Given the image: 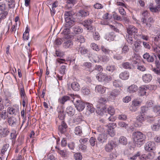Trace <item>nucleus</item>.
<instances>
[{"instance_id": "nucleus-59", "label": "nucleus", "mask_w": 160, "mask_h": 160, "mask_svg": "<svg viewBox=\"0 0 160 160\" xmlns=\"http://www.w3.org/2000/svg\"><path fill=\"white\" fill-rule=\"evenodd\" d=\"M101 49L102 51L106 54H108L110 51L109 49H108L104 47V46H101Z\"/></svg>"}, {"instance_id": "nucleus-30", "label": "nucleus", "mask_w": 160, "mask_h": 160, "mask_svg": "<svg viewBox=\"0 0 160 160\" xmlns=\"http://www.w3.org/2000/svg\"><path fill=\"white\" fill-rule=\"evenodd\" d=\"M75 41L76 42L81 43L84 42L85 39L83 36L79 35L75 38Z\"/></svg>"}, {"instance_id": "nucleus-16", "label": "nucleus", "mask_w": 160, "mask_h": 160, "mask_svg": "<svg viewBox=\"0 0 160 160\" xmlns=\"http://www.w3.org/2000/svg\"><path fill=\"white\" fill-rule=\"evenodd\" d=\"M127 32L129 35H131L133 33L137 32V29L132 25H129L127 28Z\"/></svg>"}, {"instance_id": "nucleus-13", "label": "nucleus", "mask_w": 160, "mask_h": 160, "mask_svg": "<svg viewBox=\"0 0 160 160\" xmlns=\"http://www.w3.org/2000/svg\"><path fill=\"white\" fill-rule=\"evenodd\" d=\"M120 89H115L112 90L110 94H109V98L114 99L117 97L120 92Z\"/></svg>"}, {"instance_id": "nucleus-36", "label": "nucleus", "mask_w": 160, "mask_h": 160, "mask_svg": "<svg viewBox=\"0 0 160 160\" xmlns=\"http://www.w3.org/2000/svg\"><path fill=\"white\" fill-rule=\"evenodd\" d=\"M78 52H80L82 54L84 55L87 53L88 51L87 49L84 47H80L79 48Z\"/></svg>"}, {"instance_id": "nucleus-33", "label": "nucleus", "mask_w": 160, "mask_h": 160, "mask_svg": "<svg viewBox=\"0 0 160 160\" xmlns=\"http://www.w3.org/2000/svg\"><path fill=\"white\" fill-rule=\"evenodd\" d=\"M2 131L1 137H6L9 134L10 132L9 129L8 128H2Z\"/></svg>"}, {"instance_id": "nucleus-46", "label": "nucleus", "mask_w": 160, "mask_h": 160, "mask_svg": "<svg viewBox=\"0 0 160 160\" xmlns=\"http://www.w3.org/2000/svg\"><path fill=\"white\" fill-rule=\"evenodd\" d=\"M106 69L109 72H112L116 70V68L115 65H109L107 67Z\"/></svg>"}, {"instance_id": "nucleus-49", "label": "nucleus", "mask_w": 160, "mask_h": 160, "mask_svg": "<svg viewBox=\"0 0 160 160\" xmlns=\"http://www.w3.org/2000/svg\"><path fill=\"white\" fill-rule=\"evenodd\" d=\"M126 38L127 41L129 44L131 45L133 43V39L131 37V35L129 34L128 35H127Z\"/></svg>"}, {"instance_id": "nucleus-48", "label": "nucleus", "mask_w": 160, "mask_h": 160, "mask_svg": "<svg viewBox=\"0 0 160 160\" xmlns=\"http://www.w3.org/2000/svg\"><path fill=\"white\" fill-rule=\"evenodd\" d=\"M82 132V129L80 126L77 127L75 128V133L76 134L80 135Z\"/></svg>"}, {"instance_id": "nucleus-11", "label": "nucleus", "mask_w": 160, "mask_h": 160, "mask_svg": "<svg viewBox=\"0 0 160 160\" xmlns=\"http://www.w3.org/2000/svg\"><path fill=\"white\" fill-rule=\"evenodd\" d=\"M65 26L66 28H70L74 24L75 21L72 18H67L65 19Z\"/></svg>"}, {"instance_id": "nucleus-6", "label": "nucleus", "mask_w": 160, "mask_h": 160, "mask_svg": "<svg viewBox=\"0 0 160 160\" xmlns=\"http://www.w3.org/2000/svg\"><path fill=\"white\" fill-rule=\"evenodd\" d=\"M144 149L146 151L150 152L156 149L155 143L153 142H149L144 146Z\"/></svg>"}, {"instance_id": "nucleus-41", "label": "nucleus", "mask_w": 160, "mask_h": 160, "mask_svg": "<svg viewBox=\"0 0 160 160\" xmlns=\"http://www.w3.org/2000/svg\"><path fill=\"white\" fill-rule=\"evenodd\" d=\"M7 111L9 114L10 115H15L16 114V110L12 107H8L7 109Z\"/></svg>"}, {"instance_id": "nucleus-32", "label": "nucleus", "mask_w": 160, "mask_h": 160, "mask_svg": "<svg viewBox=\"0 0 160 160\" xmlns=\"http://www.w3.org/2000/svg\"><path fill=\"white\" fill-rule=\"evenodd\" d=\"M70 98V97L69 96H64L61 98L59 99V102L60 103L64 104L66 101L69 100Z\"/></svg>"}, {"instance_id": "nucleus-22", "label": "nucleus", "mask_w": 160, "mask_h": 160, "mask_svg": "<svg viewBox=\"0 0 160 160\" xmlns=\"http://www.w3.org/2000/svg\"><path fill=\"white\" fill-rule=\"evenodd\" d=\"M148 88L146 86H142L139 88V94L140 96H142L145 95L146 93V91L147 90Z\"/></svg>"}, {"instance_id": "nucleus-57", "label": "nucleus", "mask_w": 160, "mask_h": 160, "mask_svg": "<svg viewBox=\"0 0 160 160\" xmlns=\"http://www.w3.org/2000/svg\"><path fill=\"white\" fill-rule=\"evenodd\" d=\"M108 112L111 115H113L115 112V109L112 107H109L108 109Z\"/></svg>"}, {"instance_id": "nucleus-64", "label": "nucleus", "mask_w": 160, "mask_h": 160, "mask_svg": "<svg viewBox=\"0 0 160 160\" xmlns=\"http://www.w3.org/2000/svg\"><path fill=\"white\" fill-rule=\"evenodd\" d=\"M118 125L119 126L125 128H127L128 125L127 124H126L125 122H119Z\"/></svg>"}, {"instance_id": "nucleus-38", "label": "nucleus", "mask_w": 160, "mask_h": 160, "mask_svg": "<svg viewBox=\"0 0 160 160\" xmlns=\"http://www.w3.org/2000/svg\"><path fill=\"white\" fill-rule=\"evenodd\" d=\"M152 51L155 53L160 61V50L159 48L157 47H153Z\"/></svg>"}, {"instance_id": "nucleus-53", "label": "nucleus", "mask_w": 160, "mask_h": 160, "mask_svg": "<svg viewBox=\"0 0 160 160\" xmlns=\"http://www.w3.org/2000/svg\"><path fill=\"white\" fill-rule=\"evenodd\" d=\"M66 66L64 65L62 66L59 69V72L61 74L63 75L65 74Z\"/></svg>"}, {"instance_id": "nucleus-50", "label": "nucleus", "mask_w": 160, "mask_h": 160, "mask_svg": "<svg viewBox=\"0 0 160 160\" xmlns=\"http://www.w3.org/2000/svg\"><path fill=\"white\" fill-rule=\"evenodd\" d=\"M63 42L62 39L60 38H57L54 42V45L57 46L60 45L62 44Z\"/></svg>"}, {"instance_id": "nucleus-34", "label": "nucleus", "mask_w": 160, "mask_h": 160, "mask_svg": "<svg viewBox=\"0 0 160 160\" xmlns=\"http://www.w3.org/2000/svg\"><path fill=\"white\" fill-rule=\"evenodd\" d=\"M70 28H66L64 29L62 32V33L65 35V36L64 37L65 38H69L68 34L70 33Z\"/></svg>"}, {"instance_id": "nucleus-37", "label": "nucleus", "mask_w": 160, "mask_h": 160, "mask_svg": "<svg viewBox=\"0 0 160 160\" xmlns=\"http://www.w3.org/2000/svg\"><path fill=\"white\" fill-rule=\"evenodd\" d=\"M9 145L8 144H5L3 145L1 149V154L2 155L4 154L5 152H6L7 151L9 150Z\"/></svg>"}, {"instance_id": "nucleus-18", "label": "nucleus", "mask_w": 160, "mask_h": 160, "mask_svg": "<svg viewBox=\"0 0 160 160\" xmlns=\"http://www.w3.org/2000/svg\"><path fill=\"white\" fill-rule=\"evenodd\" d=\"M143 58L147 60V61L150 62H152L154 61V58L152 56L150 55L149 53L146 52L143 56Z\"/></svg>"}, {"instance_id": "nucleus-3", "label": "nucleus", "mask_w": 160, "mask_h": 160, "mask_svg": "<svg viewBox=\"0 0 160 160\" xmlns=\"http://www.w3.org/2000/svg\"><path fill=\"white\" fill-rule=\"evenodd\" d=\"M90 12L88 8L86 7L81 9L77 13V14L80 19H83L85 17L88 16Z\"/></svg>"}, {"instance_id": "nucleus-60", "label": "nucleus", "mask_w": 160, "mask_h": 160, "mask_svg": "<svg viewBox=\"0 0 160 160\" xmlns=\"http://www.w3.org/2000/svg\"><path fill=\"white\" fill-rule=\"evenodd\" d=\"M106 99L103 98H101L98 100V102L101 104H105L107 102Z\"/></svg>"}, {"instance_id": "nucleus-47", "label": "nucleus", "mask_w": 160, "mask_h": 160, "mask_svg": "<svg viewBox=\"0 0 160 160\" xmlns=\"http://www.w3.org/2000/svg\"><path fill=\"white\" fill-rule=\"evenodd\" d=\"M160 127V125L158 123H155L151 126V128L153 131H157Z\"/></svg>"}, {"instance_id": "nucleus-40", "label": "nucleus", "mask_w": 160, "mask_h": 160, "mask_svg": "<svg viewBox=\"0 0 160 160\" xmlns=\"http://www.w3.org/2000/svg\"><path fill=\"white\" fill-rule=\"evenodd\" d=\"M87 111H89L91 113L94 112L95 109L93 107L92 104H88L87 106Z\"/></svg>"}, {"instance_id": "nucleus-23", "label": "nucleus", "mask_w": 160, "mask_h": 160, "mask_svg": "<svg viewBox=\"0 0 160 160\" xmlns=\"http://www.w3.org/2000/svg\"><path fill=\"white\" fill-rule=\"evenodd\" d=\"M122 66L123 68L125 69H132L133 68V67L132 65L128 62H123Z\"/></svg>"}, {"instance_id": "nucleus-42", "label": "nucleus", "mask_w": 160, "mask_h": 160, "mask_svg": "<svg viewBox=\"0 0 160 160\" xmlns=\"http://www.w3.org/2000/svg\"><path fill=\"white\" fill-rule=\"evenodd\" d=\"M134 45L135 46L134 51L136 52H138L141 49V46L140 43L137 42H135Z\"/></svg>"}, {"instance_id": "nucleus-14", "label": "nucleus", "mask_w": 160, "mask_h": 160, "mask_svg": "<svg viewBox=\"0 0 160 160\" xmlns=\"http://www.w3.org/2000/svg\"><path fill=\"white\" fill-rule=\"evenodd\" d=\"M75 105L77 109L80 112L83 110L85 107L84 102L82 101L75 104Z\"/></svg>"}, {"instance_id": "nucleus-12", "label": "nucleus", "mask_w": 160, "mask_h": 160, "mask_svg": "<svg viewBox=\"0 0 160 160\" xmlns=\"http://www.w3.org/2000/svg\"><path fill=\"white\" fill-rule=\"evenodd\" d=\"M67 126L64 121H62L61 124L59 126L58 129L62 133H64L66 131Z\"/></svg>"}, {"instance_id": "nucleus-54", "label": "nucleus", "mask_w": 160, "mask_h": 160, "mask_svg": "<svg viewBox=\"0 0 160 160\" xmlns=\"http://www.w3.org/2000/svg\"><path fill=\"white\" fill-rule=\"evenodd\" d=\"M93 38L96 40H98L100 39V36L98 32H96L93 34Z\"/></svg>"}, {"instance_id": "nucleus-5", "label": "nucleus", "mask_w": 160, "mask_h": 160, "mask_svg": "<svg viewBox=\"0 0 160 160\" xmlns=\"http://www.w3.org/2000/svg\"><path fill=\"white\" fill-rule=\"evenodd\" d=\"M116 147V144L114 142L111 141L105 145L104 149L106 152H112Z\"/></svg>"}, {"instance_id": "nucleus-31", "label": "nucleus", "mask_w": 160, "mask_h": 160, "mask_svg": "<svg viewBox=\"0 0 160 160\" xmlns=\"http://www.w3.org/2000/svg\"><path fill=\"white\" fill-rule=\"evenodd\" d=\"M92 22L93 21L92 20L88 19L85 20L82 22V24L84 27H87L88 26H90Z\"/></svg>"}, {"instance_id": "nucleus-35", "label": "nucleus", "mask_w": 160, "mask_h": 160, "mask_svg": "<svg viewBox=\"0 0 160 160\" xmlns=\"http://www.w3.org/2000/svg\"><path fill=\"white\" fill-rule=\"evenodd\" d=\"M74 13L72 11H66L65 12V19L67 18H72Z\"/></svg>"}, {"instance_id": "nucleus-45", "label": "nucleus", "mask_w": 160, "mask_h": 160, "mask_svg": "<svg viewBox=\"0 0 160 160\" xmlns=\"http://www.w3.org/2000/svg\"><path fill=\"white\" fill-rule=\"evenodd\" d=\"M113 85L116 87H121L122 84L121 82L119 80H115L113 81Z\"/></svg>"}, {"instance_id": "nucleus-52", "label": "nucleus", "mask_w": 160, "mask_h": 160, "mask_svg": "<svg viewBox=\"0 0 160 160\" xmlns=\"http://www.w3.org/2000/svg\"><path fill=\"white\" fill-rule=\"evenodd\" d=\"M152 5V4L151 3L149 5L148 8L150 11L152 12H156L158 11V10L157 8L156 7H153Z\"/></svg>"}, {"instance_id": "nucleus-8", "label": "nucleus", "mask_w": 160, "mask_h": 160, "mask_svg": "<svg viewBox=\"0 0 160 160\" xmlns=\"http://www.w3.org/2000/svg\"><path fill=\"white\" fill-rule=\"evenodd\" d=\"M8 122L9 126L12 127H15L17 124L18 120L16 118L11 117L8 118Z\"/></svg>"}, {"instance_id": "nucleus-10", "label": "nucleus", "mask_w": 160, "mask_h": 160, "mask_svg": "<svg viewBox=\"0 0 160 160\" xmlns=\"http://www.w3.org/2000/svg\"><path fill=\"white\" fill-rule=\"evenodd\" d=\"M154 20L153 18L151 17H148L147 19H146V23L147 24H149L150 26L148 27L145 24H142L145 28H147L148 30L150 29L151 26L152 24L154 22Z\"/></svg>"}, {"instance_id": "nucleus-25", "label": "nucleus", "mask_w": 160, "mask_h": 160, "mask_svg": "<svg viewBox=\"0 0 160 160\" xmlns=\"http://www.w3.org/2000/svg\"><path fill=\"white\" fill-rule=\"evenodd\" d=\"M138 90V87L136 85L133 84L130 86L128 88V91L130 93H133Z\"/></svg>"}, {"instance_id": "nucleus-28", "label": "nucleus", "mask_w": 160, "mask_h": 160, "mask_svg": "<svg viewBox=\"0 0 160 160\" xmlns=\"http://www.w3.org/2000/svg\"><path fill=\"white\" fill-rule=\"evenodd\" d=\"M82 92L84 95H88L90 93V91L89 88L88 87H83L81 89Z\"/></svg>"}, {"instance_id": "nucleus-4", "label": "nucleus", "mask_w": 160, "mask_h": 160, "mask_svg": "<svg viewBox=\"0 0 160 160\" xmlns=\"http://www.w3.org/2000/svg\"><path fill=\"white\" fill-rule=\"evenodd\" d=\"M6 5L4 3H0V15L1 18H4L8 14L6 11Z\"/></svg>"}, {"instance_id": "nucleus-26", "label": "nucleus", "mask_w": 160, "mask_h": 160, "mask_svg": "<svg viewBox=\"0 0 160 160\" xmlns=\"http://www.w3.org/2000/svg\"><path fill=\"white\" fill-rule=\"evenodd\" d=\"M75 34L81 33L83 31L82 29L78 26H75L72 28Z\"/></svg>"}, {"instance_id": "nucleus-51", "label": "nucleus", "mask_w": 160, "mask_h": 160, "mask_svg": "<svg viewBox=\"0 0 160 160\" xmlns=\"http://www.w3.org/2000/svg\"><path fill=\"white\" fill-rule=\"evenodd\" d=\"M101 23L103 25H109L110 26V28H112V30H114V31H116V32H118L119 31V30L117 29V28H115L114 26L112 25H110L108 24V23L107 22H102Z\"/></svg>"}, {"instance_id": "nucleus-62", "label": "nucleus", "mask_w": 160, "mask_h": 160, "mask_svg": "<svg viewBox=\"0 0 160 160\" xmlns=\"http://www.w3.org/2000/svg\"><path fill=\"white\" fill-rule=\"evenodd\" d=\"M153 110L154 112L160 114V105H156L153 108Z\"/></svg>"}, {"instance_id": "nucleus-1", "label": "nucleus", "mask_w": 160, "mask_h": 160, "mask_svg": "<svg viewBox=\"0 0 160 160\" xmlns=\"http://www.w3.org/2000/svg\"><path fill=\"white\" fill-rule=\"evenodd\" d=\"M133 142L138 146H141L145 141V135L140 132H134L132 134Z\"/></svg>"}, {"instance_id": "nucleus-58", "label": "nucleus", "mask_w": 160, "mask_h": 160, "mask_svg": "<svg viewBox=\"0 0 160 160\" xmlns=\"http://www.w3.org/2000/svg\"><path fill=\"white\" fill-rule=\"evenodd\" d=\"M67 0V3H68L67 6L68 7L69 4H70L71 5L70 6V7H72V6H74V4L75 3V0Z\"/></svg>"}, {"instance_id": "nucleus-39", "label": "nucleus", "mask_w": 160, "mask_h": 160, "mask_svg": "<svg viewBox=\"0 0 160 160\" xmlns=\"http://www.w3.org/2000/svg\"><path fill=\"white\" fill-rule=\"evenodd\" d=\"M116 124L115 123L112 122L105 126L106 127H107V130H112L114 129L116 127Z\"/></svg>"}, {"instance_id": "nucleus-21", "label": "nucleus", "mask_w": 160, "mask_h": 160, "mask_svg": "<svg viewBox=\"0 0 160 160\" xmlns=\"http://www.w3.org/2000/svg\"><path fill=\"white\" fill-rule=\"evenodd\" d=\"M142 79L144 82H148L151 81L152 79V77L150 74H146L143 75Z\"/></svg>"}, {"instance_id": "nucleus-44", "label": "nucleus", "mask_w": 160, "mask_h": 160, "mask_svg": "<svg viewBox=\"0 0 160 160\" xmlns=\"http://www.w3.org/2000/svg\"><path fill=\"white\" fill-rule=\"evenodd\" d=\"M89 142L92 147L94 146L95 144H97L96 139L94 137H91L89 139Z\"/></svg>"}, {"instance_id": "nucleus-9", "label": "nucleus", "mask_w": 160, "mask_h": 160, "mask_svg": "<svg viewBox=\"0 0 160 160\" xmlns=\"http://www.w3.org/2000/svg\"><path fill=\"white\" fill-rule=\"evenodd\" d=\"M142 19H141V22L142 24H145L147 26H150L149 24H147L146 23V19L148 18L149 16V14L148 13V12L146 11H144L142 13Z\"/></svg>"}, {"instance_id": "nucleus-27", "label": "nucleus", "mask_w": 160, "mask_h": 160, "mask_svg": "<svg viewBox=\"0 0 160 160\" xmlns=\"http://www.w3.org/2000/svg\"><path fill=\"white\" fill-rule=\"evenodd\" d=\"M73 45V42L70 40L65 42L63 43V47L65 48H71L72 46Z\"/></svg>"}, {"instance_id": "nucleus-2", "label": "nucleus", "mask_w": 160, "mask_h": 160, "mask_svg": "<svg viewBox=\"0 0 160 160\" xmlns=\"http://www.w3.org/2000/svg\"><path fill=\"white\" fill-rule=\"evenodd\" d=\"M96 78L99 82H108L112 80V78L105 73H100L97 74Z\"/></svg>"}, {"instance_id": "nucleus-15", "label": "nucleus", "mask_w": 160, "mask_h": 160, "mask_svg": "<svg viewBox=\"0 0 160 160\" xmlns=\"http://www.w3.org/2000/svg\"><path fill=\"white\" fill-rule=\"evenodd\" d=\"M129 76V73L127 71H125L122 72L119 75V78L122 80H127Z\"/></svg>"}, {"instance_id": "nucleus-43", "label": "nucleus", "mask_w": 160, "mask_h": 160, "mask_svg": "<svg viewBox=\"0 0 160 160\" xmlns=\"http://www.w3.org/2000/svg\"><path fill=\"white\" fill-rule=\"evenodd\" d=\"M146 119V118L143 115L141 114L137 116L136 119L137 121L141 123H142Z\"/></svg>"}, {"instance_id": "nucleus-20", "label": "nucleus", "mask_w": 160, "mask_h": 160, "mask_svg": "<svg viewBox=\"0 0 160 160\" xmlns=\"http://www.w3.org/2000/svg\"><path fill=\"white\" fill-rule=\"evenodd\" d=\"M66 112L68 115L70 116H72L75 113V110L73 107L69 106L66 108Z\"/></svg>"}, {"instance_id": "nucleus-55", "label": "nucleus", "mask_w": 160, "mask_h": 160, "mask_svg": "<svg viewBox=\"0 0 160 160\" xmlns=\"http://www.w3.org/2000/svg\"><path fill=\"white\" fill-rule=\"evenodd\" d=\"M74 157L75 160H82V156L80 153H76L74 154Z\"/></svg>"}, {"instance_id": "nucleus-56", "label": "nucleus", "mask_w": 160, "mask_h": 160, "mask_svg": "<svg viewBox=\"0 0 160 160\" xmlns=\"http://www.w3.org/2000/svg\"><path fill=\"white\" fill-rule=\"evenodd\" d=\"M129 48L127 45H125L122 49V53H126L129 51Z\"/></svg>"}, {"instance_id": "nucleus-29", "label": "nucleus", "mask_w": 160, "mask_h": 160, "mask_svg": "<svg viewBox=\"0 0 160 160\" xmlns=\"http://www.w3.org/2000/svg\"><path fill=\"white\" fill-rule=\"evenodd\" d=\"M118 141L120 143L123 145H126L128 143L127 139L124 136H121Z\"/></svg>"}, {"instance_id": "nucleus-61", "label": "nucleus", "mask_w": 160, "mask_h": 160, "mask_svg": "<svg viewBox=\"0 0 160 160\" xmlns=\"http://www.w3.org/2000/svg\"><path fill=\"white\" fill-rule=\"evenodd\" d=\"M141 103V102L136 100H134L132 102V104L133 105L135 106L137 108L139 106L140 104Z\"/></svg>"}, {"instance_id": "nucleus-17", "label": "nucleus", "mask_w": 160, "mask_h": 160, "mask_svg": "<svg viewBox=\"0 0 160 160\" xmlns=\"http://www.w3.org/2000/svg\"><path fill=\"white\" fill-rule=\"evenodd\" d=\"M97 139L100 142L103 143L107 139V136L104 133L99 134L98 136Z\"/></svg>"}, {"instance_id": "nucleus-24", "label": "nucleus", "mask_w": 160, "mask_h": 160, "mask_svg": "<svg viewBox=\"0 0 160 160\" xmlns=\"http://www.w3.org/2000/svg\"><path fill=\"white\" fill-rule=\"evenodd\" d=\"M72 89L75 91H78L80 89V86L77 82H73L71 85Z\"/></svg>"}, {"instance_id": "nucleus-7", "label": "nucleus", "mask_w": 160, "mask_h": 160, "mask_svg": "<svg viewBox=\"0 0 160 160\" xmlns=\"http://www.w3.org/2000/svg\"><path fill=\"white\" fill-rule=\"evenodd\" d=\"M95 92L99 94H103L106 91V88L101 85L96 86L95 88Z\"/></svg>"}, {"instance_id": "nucleus-63", "label": "nucleus", "mask_w": 160, "mask_h": 160, "mask_svg": "<svg viewBox=\"0 0 160 160\" xmlns=\"http://www.w3.org/2000/svg\"><path fill=\"white\" fill-rule=\"evenodd\" d=\"M91 46L93 49L96 51H99V49L98 48V46L95 43H92L91 44Z\"/></svg>"}, {"instance_id": "nucleus-19", "label": "nucleus", "mask_w": 160, "mask_h": 160, "mask_svg": "<svg viewBox=\"0 0 160 160\" xmlns=\"http://www.w3.org/2000/svg\"><path fill=\"white\" fill-rule=\"evenodd\" d=\"M69 95H70V96L73 98V100H72V102L74 103V105H75V104H76L81 101V98L78 95H74L73 94H69Z\"/></svg>"}]
</instances>
